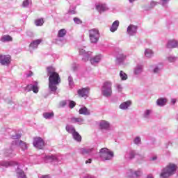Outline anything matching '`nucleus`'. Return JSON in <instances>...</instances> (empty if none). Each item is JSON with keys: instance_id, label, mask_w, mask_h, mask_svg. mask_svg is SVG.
Segmentation results:
<instances>
[{"instance_id": "1", "label": "nucleus", "mask_w": 178, "mask_h": 178, "mask_svg": "<svg viewBox=\"0 0 178 178\" xmlns=\"http://www.w3.org/2000/svg\"><path fill=\"white\" fill-rule=\"evenodd\" d=\"M49 76V88L51 91L55 92L58 90V86L60 84V76L58 72L53 73Z\"/></svg>"}, {"instance_id": "2", "label": "nucleus", "mask_w": 178, "mask_h": 178, "mask_svg": "<svg viewBox=\"0 0 178 178\" xmlns=\"http://www.w3.org/2000/svg\"><path fill=\"white\" fill-rule=\"evenodd\" d=\"M178 167L176 164L170 163L165 168L163 169L160 176L162 178H168L176 173Z\"/></svg>"}, {"instance_id": "3", "label": "nucleus", "mask_w": 178, "mask_h": 178, "mask_svg": "<svg viewBox=\"0 0 178 178\" xmlns=\"http://www.w3.org/2000/svg\"><path fill=\"white\" fill-rule=\"evenodd\" d=\"M99 154L103 161H111L113 156V152L106 147L102 148Z\"/></svg>"}, {"instance_id": "4", "label": "nucleus", "mask_w": 178, "mask_h": 178, "mask_svg": "<svg viewBox=\"0 0 178 178\" xmlns=\"http://www.w3.org/2000/svg\"><path fill=\"white\" fill-rule=\"evenodd\" d=\"M102 94L104 97H111L112 95V82L107 81L103 83Z\"/></svg>"}, {"instance_id": "5", "label": "nucleus", "mask_w": 178, "mask_h": 178, "mask_svg": "<svg viewBox=\"0 0 178 178\" xmlns=\"http://www.w3.org/2000/svg\"><path fill=\"white\" fill-rule=\"evenodd\" d=\"M89 40L92 44L98 42L99 40V31L97 29H92L89 30Z\"/></svg>"}, {"instance_id": "6", "label": "nucleus", "mask_w": 178, "mask_h": 178, "mask_svg": "<svg viewBox=\"0 0 178 178\" xmlns=\"http://www.w3.org/2000/svg\"><path fill=\"white\" fill-rule=\"evenodd\" d=\"M33 145L38 148V149H42L45 146L44 140L40 137H36L33 138Z\"/></svg>"}, {"instance_id": "7", "label": "nucleus", "mask_w": 178, "mask_h": 178, "mask_svg": "<svg viewBox=\"0 0 178 178\" xmlns=\"http://www.w3.org/2000/svg\"><path fill=\"white\" fill-rule=\"evenodd\" d=\"M10 55H0V63L3 66H8L10 63Z\"/></svg>"}, {"instance_id": "8", "label": "nucleus", "mask_w": 178, "mask_h": 178, "mask_svg": "<svg viewBox=\"0 0 178 178\" xmlns=\"http://www.w3.org/2000/svg\"><path fill=\"white\" fill-rule=\"evenodd\" d=\"M77 94L79 97H81V98L87 97L90 94V88L86 87V88H83L81 89H79L77 90Z\"/></svg>"}, {"instance_id": "9", "label": "nucleus", "mask_w": 178, "mask_h": 178, "mask_svg": "<svg viewBox=\"0 0 178 178\" xmlns=\"http://www.w3.org/2000/svg\"><path fill=\"white\" fill-rule=\"evenodd\" d=\"M177 46L178 42L175 39L170 40L167 44V48L169 49L177 48Z\"/></svg>"}, {"instance_id": "10", "label": "nucleus", "mask_w": 178, "mask_h": 178, "mask_svg": "<svg viewBox=\"0 0 178 178\" xmlns=\"http://www.w3.org/2000/svg\"><path fill=\"white\" fill-rule=\"evenodd\" d=\"M127 33L129 35H133L137 33V26L129 25L127 28Z\"/></svg>"}, {"instance_id": "11", "label": "nucleus", "mask_w": 178, "mask_h": 178, "mask_svg": "<svg viewBox=\"0 0 178 178\" xmlns=\"http://www.w3.org/2000/svg\"><path fill=\"white\" fill-rule=\"evenodd\" d=\"M16 145H19L20 148L22 149V151H26L29 147L27 146V143L22 140H17L15 142Z\"/></svg>"}, {"instance_id": "12", "label": "nucleus", "mask_w": 178, "mask_h": 178, "mask_svg": "<svg viewBox=\"0 0 178 178\" xmlns=\"http://www.w3.org/2000/svg\"><path fill=\"white\" fill-rule=\"evenodd\" d=\"M99 127L102 130H108L110 127L109 122L105 120L101 121L99 123Z\"/></svg>"}, {"instance_id": "13", "label": "nucleus", "mask_w": 178, "mask_h": 178, "mask_svg": "<svg viewBox=\"0 0 178 178\" xmlns=\"http://www.w3.org/2000/svg\"><path fill=\"white\" fill-rule=\"evenodd\" d=\"M41 42H42V39H37L36 40L33 41L29 47L31 48H38V45H40V44H41Z\"/></svg>"}, {"instance_id": "14", "label": "nucleus", "mask_w": 178, "mask_h": 178, "mask_svg": "<svg viewBox=\"0 0 178 178\" xmlns=\"http://www.w3.org/2000/svg\"><path fill=\"white\" fill-rule=\"evenodd\" d=\"M90 60L92 65H95V63H99V62H101V55L95 56V57L90 58Z\"/></svg>"}, {"instance_id": "15", "label": "nucleus", "mask_w": 178, "mask_h": 178, "mask_svg": "<svg viewBox=\"0 0 178 178\" xmlns=\"http://www.w3.org/2000/svg\"><path fill=\"white\" fill-rule=\"evenodd\" d=\"M96 9L98 12H105V10H108V7H106V4H99L96 6Z\"/></svg>"}, {"instance_id": "16", "label": "nucleus", "mask_w": 178, "mask_h": 178, "mask_svg": "<svg viewBox=\"0 0 178 178\" xmlns=\"http://www.w3.org/2000/svg\"><path fill=\"white\" fill-rule=\"evenodd\" d=\"M130 105H131V101H127V102L122 103L120 105V108L124 109V110L127 109V108H129V106H130Z\"/></svg>"}, {"instance_id": "17", "label": "nucleus", "mask_w": 178, "mask_h": 178, "mask_svg": "<svg viewBox=\"0 0 178 178\" xmlns=\"http://www.w3.org/2000/svg\"><path fill=\"white\" fill-rule=\"evenodd\" d=\"M94 151V148H89V149H86V148H82L80 149L81 154L82 155H87V154H91Z\"/></svg>"}, {"instance_id": "18", "label": "nucleus", "mask_w": 178, "mask_h": 178, "mask_svg": "<svg viewBox=\"0 0 178 178\" xmlns=\"http://www.w3.org/2000/svg\"><path fill=\"white\" fill-rule=\"evenodd\" d=\"M166 102H168V100L165 98H160L156 101V104L159 105V106H163L166 105Z\"/></svg>"}, {"instance_id": "19", "label": "nucleus", "mask_w": 178, "mask_h": 178, "mask_svg": "<svg viewBox=\"0 0 178 178\" xmlns=\"http://www.w3.org/2000/svg\"><path fill=\"white\" fill-rule=\"evenodd\" d=\"M118 27H119V21H115L113 23L110 30L112 33H115V31H116V30H118Z\"/></svg>"}, {"instance_id": "20", "label": "nucleus", "mask_w": 178, "mask_h": 178, "mask_svg": "<svg viewBox=\"0 0 178 178\" xmlns=\"http://www.w3.org/2000/svg\"><path fill=\"white\" fill-rule=\"evenodd\" d=\"M15 165H17V163L15 161H4L1 163V165L6 168H8V166H15Z\"/></svg>"}, {"instance_id": "21", "label": "nucleus", "mask_w": 178, "mask_h": 178, "mask_svg": "<svg viewBox=\"0 0 178 178\" xmlns=\"http://www.w3.org/2000/svg\"><path fill=\"white\" fill-rule=\"evenodd\" d=\"M80 115H90V110L87 107H83L79 109Z\"/></svg>"}, {"instance_id": "22", "label": "nucleus", "mask_w": 178, "mask_h": 178, "mask_svg": "<svg viewBox=\"0 0 178 178\" xmlns=\"http://www.w3.org/2000/svg\"><path fill=\"white\" fill-rule=\"evenodd\" d=\"M83 120L81 118L72 117L71 118L72 123H83Z\"/></svg>"}, {"instance_id": "23", "label": "nucleus", "mask_w": 178, "mask_h": 178, "mask_svg": "<svg viewBox=\"0 0 178 178\" xmlns=\"http://www.w3.org/2000/svg\"><path fill=\"white\" fill-rule=\"evenodd\" d=\"M13 39L12 38V36L9 35H5L1 38V41L3 42H6L13 41Z\"/></svg>"}, {"instance_id": "24", "label": "nucleus", "mask_w": 178, "mask_h": 178, "mask_svg": "<svg viewBox=\"0 0 178 178\" xmlns=\"http://www.w3.org/2000/svg\"><path fill=\"white\" fill-rule=\"evenodd\" d=\"M65 130L67 131V133H70V134H73L76 132V129H74V127L69 125L66 126Z\"/></svg>"}, {"instance_id": "25", "label": "nucleus", "mask_w": 178, "mask_h": 178, "mask_svg": "<svg viewBox=\"0 0 178 178\" xmlns=\"http://www.w3.org/2000/svg\"><path fill=\"white\" fill-rule=\"evenodd\" d=\"M74 140L80 143L81 141V136L79 134V132L75 131V133L72 134Z\"/></svg>"}, {"instance_id": "26", "label": "nucleus", "mask_w": 178, "mask_h": 178, "mask_svg": "<svg viewBox=\"0 0 178 178\" xmlns=\"http://www.w3.org/2000/svg\"><path fill=\"white\" fill-rule=\"evenodd\" d=\"M55 67L50 66V67H47V74L49 76H51V74H54V73H56V72H55Z\"/></svg>"}, {"instance_id": "27", "label": "nucleus", "mask_w": 178, "mask_h": 178, "mask_svg": "<svg viewBox=\"0 0 178 178\" xmlns=\"http://www.w3.org/2000/svg\"><path fill=\"white\" fill-rule=\"evenodd\" d=\"M66 33H67V31H66V29H60L58 32V37L59 38H62L65 37V35H66Z\"/></svg>"}, {"instance_id": "28", "label": "nucleus", "mask_w": 178, "mask_h": 178, "mask_svg": "<svg viewBox=\"0 0 178 178\" xmlns=\"http://www.w3.org/2000/svg\"><path fill=\"white\" fill-rule=\"evenodd\" d=\"M29 87H31L32 91H33L35 94H37L39 90H38V86L37 85H33V86L28 85L26 86L27 88H29Z\"/></svg>"}, {"instance_id": "29", "label": "nucleus", "mask_w": 178, "mask_h": 178, "mask_svg": "<svg viewBox=\"0 0 178 178\" xmlns=\"http://www.w3.org/2000/svg\"><path fill=\"white\" fill-rule=\"evenodd\" d=\"M152 55H154V52L152 51V50L149 49H147L145 51V56L147 58H151V56H152Z\"/></svg>"}, {"instance_id": "30", "label": "nucleus", "mask_w": 178, "mask_h": 178, "mask_svg": "<svg viewBox=\"0 0 178 178\" xmlns=\"http://www.w3.org/2000/svg\"><path fill=\"white\" fill-rule=\"evenodd\" d=\"M43 118H44V119H51V118H54V112L44 113Z\"/></svg>"}, {"instance_id": "31", "label": "nucleus", "mask_w": 178, "mask_h": 178, "mask_svg": "<svg viewBox=\"0 0 178 178\" xmlns=\"http://www.w3.org/2000/svg\"><path fill=\"white\" fill-rule=\"evenodd\" d=\"M143 175V172L140 170L136 171L134 173H132L131 177H140Z\"/></svg>"}, {"instance_id": "32", "label": "nucleus", "mask_w": 178, "mask_h": 178, "mask_svg": "<svg viewBox=\"0 0 178 178\" xmlns=\"http://www.w3.org/2000/svg\"><path fill=\"white\" fill-rule=\"evenodd\" d=\"M120 77L121 78V80H127V75L123 71L120 72Z\"/></svg>"}, {"instance_id": "33", "label": "nucleus", "mask_w": 178, "mask_h": 178, "mask_svg": "<svg viewBox=\"0 0 178 178\" xmlns=\"http://www.w3.org/2000/svg\"><path fill=\"white\" fill-rule=\"evenodd\" d=\"M35 24L36 26H42V24H44V19L42 18L36 19Z\"/></svg>"}, {"instance_id": "34", "label": "nucleus", "mask_w": 178, "mask_h": 178, "mask_svg": "<svg viewBox=\"0 0 178 178\" xmlns=\"http://www.w3.org/2000/svg\"><path fill=\"white\" fill-rule=\"evenodd\" d=\"M76 106V103L74 101L70 100L69 108L73 109Z\"/></svg>"}, {"instance_id": "35", "label": "nucleus", "mask_w": 178, "mask_h": 178, "mask_svg": "<svg viewBox=\"0 0 178 178\" xmlns=\"http://www.w3.org/2000/svg\"><path fill=\"white\" fill-rule=\"evenodd\" d=\"M29 5H30V2L29 1V0H25L22 3V6L24 8H27V6H29Z\"/></svg>"}, {"instance_id": "36", "label": "nucleus", "mask_w": 178, "mask_h": 178, "mask_svg": "<svg viewBox=\"0 0 178 178\" xmlns=\"http://www.w3.org/2000/svg\"><path fill=\"white\" fill-rule=\"evenodd\" d=\"M46 159H49V161H56V156H46Z\"/></svg>"}, {"instance_id": "37", "label": "nucleus", "mask_w": 178, "mask_h": 178, "mask_svg": "<svg viewBox=\"0 0 178 178\" xmlns=\"http://www.w3.org/2000/svg\"><path fill=\"white\" fill-rule=\"evenodd\" d=\"M74 22L76 23V24H81V20L77 17L74 18Z\"/></svg>"}, {"instance_id": "38", "label": "nucleus", "mask_w": 178, "mask_h": 178, "mask_svg": "<svg viewBox=\"0 0 178 178\" xmlns=\"http://www.w3.org/2000/svg\"><path fill=\"white\" fill-rule=\"evenodd\" d=\"M142 71L141 67H137L135 70V74H140V72Z\"/></svg>"}, {"instance_id": "39", "label": "nucleus", "mask_w": 178, "mask_h": 178, "mask_svg": "<svg viewBox=\"0 0 178 178\" xmlns=\"http://www.w3.org/2000/svg\"><path fill=\"white\" fill-rule=\"evenodd\" d=\"M134 143L136 144H140V143H141V138L140 137H136L135 139H134Z\"/></svg>"}, {"instance_id": "40", "label": "nucleus", "mask_w": 178, "mask_h": 178, "mask_svg": "<svg viewBox=\"0 0 178 178\" xmlns=\"http://www.w3.org/2000/svg\"><path fill=\"white\" fill-rule=\"evenodd\" d=\"M22 137L21 135L17 134L16 136H13V140H19Z\"/></svg>"}, {"instance_id": "41", "label": "nucleus", "mask_w": 178, "mask_h": 178, "mask_svg": "<svg viewBox=\"0 0 178 178\" xmlns=\"http://www.w3.org/2000/svg\"><path fill=\"white\" fill-rule=\"evenodd\" d=\"M168 59L170 62H176V57L170 56V57H168Z\"/></svg>"}, {"instance_id": "42", "label": "nucleus", "mask_w": 178, "mask_h": 178, "mask_svg": "<svg viewBox=\"0 0 178 178\" xmlns=\"http://www.w3.org/2000/svg\"><path fill=\"white\" fill-rule=\"evenodd\" d=\"M135 155L136 154H135L134 152H131L130 154H129V159H134Z\"/></svg>"}, {"instance_id": "43", "label": "nucleus", "mask_w": 178, "mask_h": 178, "mask_svg": "<svg viewBox=\"0 0 178 178\" xmlns=\"http://www.w3.org/2000/svg\"><path fill=\"white\" fill-rule=\"evenodd\" d=\"M117 88L118 90V92H122V90L123 88H122V85H117Z\"/></svg>"}, {"instance_id": "44", "label": "nucleus", "mask_w": 178, "mask_h": 178, "mask_svg": "<svg viewBox=\"0 0 178 178\" xmlns=\"http://www.w3.org/2000/svg\"><path fill=\"white\" fill-rule=\"evenodd\" d=\"M66 104H67L66 101H62L60 102V106H62V107L66 106Z\"/></svg>"}, {"instance_id": "45", "label": "nucleus", "mask_w": 178, "mask_h": 178, "mask_svg": "<svg viewBox=\"0 0 178 178\" xmlns=\"http://www.w3.org/2000/svg\"><path fill=\"white\" fill-rule=\"evenodd\" d=\"M152 8H154V6H156V1H152L150 3Z\"/></svg>"}, {"instance_id": "46", "label": "nucleus", "mask_w": 178, "mask_h": 178, "mask_svg": "<svg viewBox=\"0 0 178 178\" xmlns=\"http://www.w3.org/2000/svg\"><path fill=\"white\" fill-rule=\"evenodd\" d=\"M149 115H151V110H147L145 112V116H149Z\"/></svg>"}, {"instance_id": "47", "label": "nucleus", "mask_w": 178, "mask_h": 178, "mask_svg": "<svg viewBox=\"0 0 178 178\" xmlns=\"http://www.w3.org/2000/svg\"><path fill=\"white\" fill-rule=\"evenodd\" d=\"M159 72V68L158 67H156L154 70V73H158Z\"/></svg>"}, {"instance_id": "48", "label": "nucleus", "mask_w": 178, "mask_h": 178, "mask_svg": "<svg viewBox=\"0 0 178 178\" xmlns=\"http://www.w3.org/2000/svg\"><path fill=\"white\" fill-rule=\"evenodd\" d=\"M85 52H86V51L83 50V49H81V50L79 51V54H80L81 55H83Z\"/></svg>"}, {"instance_id": "49", "label": "nucleus", "mask_w": 178, "mask_h": 178, "mask_svg": "<svg viewBox=\"0 0 178 178\" xmlns=\"http://www.w3.org/2000/svg\"><path fill=\"white\" fill-rule=\"evenodd\" d=\"M171 102L172 103L173 105L176 104V99H172Z\"/></svg>"}, {"instance_id": "50", "label": "nucleus", "mask_w": 178, "mask_h": 178, "mask_svg": "<svg viewBox=\"0 0 178 178\" xmlns=\"http://www.w3.org/2000/svg\"><path fill=\"white\" fill-rule=\"evenodd\" d=\"M92 159H89L88 160H87L86 161V163H91V162H92Z\"/></svg>"}, {"instance_id": "51", "label": "nucleus", "mask_w": 178, "mask_h": 178, "mask_svg": "<svg viewBox=\"0 0 178 178\" xmlns=\"http://www.w3.org/2000/svg\"><path fill=\"white\" fill-rule=\"evenodd\" d=\"M170 0H162L163 5H165V3H167V2H169Z\"/></svg>"}, {"instance_id": "52", "label": "nucleus", "mask_w": 178, "mask_h": 178, "mask_svg": "<svg viewBox=\"0 0 178 178\" xmlns=\"http://www.w3.org/2000/svg\"><path fill=\"white\" fill-rule=\"evenodd\" d=\"M147 178H154V177L152 176V175H149Z\"/></svg>"}, {"instance_id": "53", "label": "nucleus", "mask_w": 178, "mask_h": 178, "mask_svg": "<svg viewBox=\"0 0 178 178\" xmlns=\"http://www.w3.org/2000/svg\"><path fill=\"white\" fill-rule=\"evenodd\" d=\"M155 159H156V157H153L152 158V161H155Z\"/></svg>"}, {"instance_id": "54", "label": "nucleus", "mask_w": 178, "mask_h": 178, "mask_svg": "<svg viewBox=\"0 0 178 178\" xmlns=\"http://www.w3.org/2000/svg\"><path fill=\"white\" fill-rule=\"evenodd\" d=\"M129 2H134V0H129Z\"/></svg>"}, {"instance_id": "55", "label": "nucleus", "mask_w": 178, "mask_h": 178, "mask_svg": "<svg viewBox=\"0 0 178 178\" xmlns=\"http://www.w3.org/2000/svg\"><path fill=\"white\" fill-rule=\"evenodd\" d=\"M85 58H88V56H85Z\"/></svg>"}]
</instances>
